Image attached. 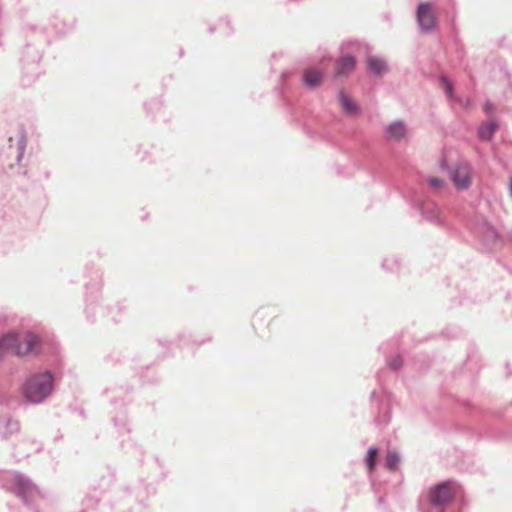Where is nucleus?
<instances>
[{
	"label": "nucleus",
	"mask_w": 512,
	"mask_h": 512,
	"mask_svg": "<svg viewBox=\"0 0 512 512\" xmlns=\"http://www.w3.org/2000/svg\"><path fill=\"white\" fill-rule=\"evenodd\" d=\"M52 384L49 373L34 375L25 383L23 393L28 401L39 403L51 393Z\"/></svg>",
	"instance_id": "1"
},
{
	"label": "nucleus",
	"mask_w": 512,
	"mask_h": 512,
	"mask_svg": "<svg viewBox=\"0 0 512 512\" xmlns=\"http://www.w3.org/2000/svg\"><path fill=\"white\" fill-rule=\"evenodd\" d=\"M14 355L29 357L37 355L41 350L40 338L30 331L15 332Z\"/></svg>",
	"instance_id": "2"
},
{
	"label": "nucleus",
	"mask_w": 512,
	"mask_h": 512,
	"mask_svg": "<svg viewBox=\"0 0 512 512\" xmlns=\"http://www.w3.org/2000/svg\"><path fill=\"white\" fill-rule=\"evenodd\" d=\"M417 22L423 31H430L436 26L434 10L429 3H421L418 6Z\"/></svg>",
	"instance_id": "3"
},
{
	"label": "nucleus",
	"mask_w": 512,
	"mask_h": 512,
	"mask_svg": "<svg viewBox=\"0 0 512 512\" xmlns=\"http://www.w3.org/2000/svg\"><path fill=\"white\" fill-rule=\"evenodd\" d=\"M451 179L457 189H466L471 184V169L467 164L459 163L451 171Z\"/></svg>",
	"instance_id": "4"
},
{
	"label": "nucleus",
	"mask_w": 512,
	"mask_h": 512,
	"mask_svg": "<svg viewBox=\"0 0 512 512\" xmlns=\"http://www.w3.org/2000/svg\"><path fill=\"white\" fill-rule=\"evenodd\" d=\"M453 498V488L452 485L448 482L439 484L435 487V489L431 492V501L434 504H445L452 500Z\"/></svg>",
	"instance_id": "5"
},
{
	"label": "nucleus",
	"mask_w": 512,
	"mask_h": 512,
	"mask_svg": "<svg viewBox=\"0 0 512 512\" xmlns=\"http://www.w3.org/2000/svg\"><path fill=\"white\" fill-rule=\"evenodd\" d=\"M324 69L309 67L303 72V82L309 88L318 87L322 83Z\"/></svg>",
	"instance_id": "6"
},
{
	"label": "nucleus",
	"mask_w": 512,
	"mask_h": 512,
	"mask_svg": "<svg viewBox=\"0 0 512 512\" xmlns=\"http://www.w3.org/2000/svg\"><path fill=\"white\" fill-rule=\"evenodd\" d=\"M356 60L352 56H344L340 58L335 65V76H346L354 71Z\"/></svg>",
	"instance_id": "7"
},
{
	"label": "nucleus",
	"mask_w": 512,
	"mask_h": 512,
	"mask_svg": "<svg viewBox=\"0 0 512 512\" xmlns=\"http://www.w3.org/2000/svg\"><path fill=\"white\" fill-rule=\"evenodd\" d=\"M15 332H9L0 336V359L8 354L14 355Z\"/></svg>",
	"instance_id": "8"
},
{
	"label": "nucleus",
	"mask_w": 512,
	"mask_h": 512,
	"mask_svg": "<svg viewBox=\"0 0 512 512\" xmlns=\"http://www.w3.org/2000/svg\"><path fill=\"white\" fill-rule=\"evenodd\" d=\"M407 132L406 126L401 121H395L385 128V133L389 139L400 140L405 137Z\"/></svg>",
	"instance_id": "9"
},
{
	"label": "nucleus",
	"mask_w": 512,
	"mask_h": 512,
	"mask_svg": "<svg viewBox=\"0 0 512 512\" xmlns=\"http://www.w3.org/2000/svg\"><path fill=\"white\" fill-rule=\"evenodd\" d=\"M339 102L342 110L350 116L357 115L359 112L358 105L344 92L339 95Z\"/></svg>",
	"instance_id": "10"
},
{
	"label": "nucleus",
	"mask_w": 512,
	"mask_h": 512,
	"mask_svg": "<svg viewBox=\"0 0 512 512\" xmlns=\"http://www.w3.org/2000/svg\"><path fill=\"white\" fill-rule=\"evenodd\" d=\"M367 64L369 69L376 74H382L386 71L385 62L375 56H369L367 58Z\"/></svg>",
	"instance_id": "11"
},
{
	"label": "nucleus",
	"mask_w": 512,
	"mask_h": 512,
	"mask_svg": "<svg viewBox=\"0 0 512 512\" xmlns=\"http://www.w3.org/2000/svg\"><path fill=\"white\" fill-rule=\"evenodd\" d=\"M497 128H498V125L494 120H491L486 124H483L479 128L480 138L484 139V140H489L492 137V135L495 133Z\"/></svg>",
	"instance_id": "12"
},
{
	"label": "nucleus",
	"mask_w": 512,
	"mask_h": 512,
	"mask_svg": "<svg viewBox=\"0 0 512 512\" xmlns=\"http://www.w3.org/2000/svg\"><path fill=\"white\" fill-rule=\"evenodd\" d=\"M386 466L389 470H395L400 462L399 455L394 451H389L386 455Z\"/></svg>",
	"instance_id": "13"
},
{
	"label": "nucleus",
	"mask_w": 512,
	"mask_h": 512,
	"mask_svg": "<svg viewBox=\"0 0 512 512\" xmlns=\"http://www.w3.org/2000/svg\"><path fill=\"white\" fill-rule=\"evenodd\" d=\"M378 450L376 448H370L367 453L366 465L369 471H373L376 464V457Z\"/></svg>",
	"instance_id": "14"
},
{
	"label": "nucleus",
	"mask_w": 512,
	"mask_h": 512,
	"mask_svg": "<svg viewBox=\"0 0 512 512\" xmlns=\"http://www.w3.org/2000/svg\"><path fill=\"white\" fill-rule=\"evenodd\" d=\"M428 184L432 187V188H436V189H439V188H442L444 186V181L440 178H437V177H431L428 179Z\"/></svg>",
	"instance_id": "15"
},
{
	"label": "nucleus",
	"mask_w": 512,
	"mask_h": 512,
	"mask_svg": "<svg viewBox=\"0 0 512 512\" xmlns=\"http://www.w3.org/2000/svg\"><path fill=\"white\" fill-rule=\"evenodd\" d=\"M441 82L448 96L453 97L452 84L444 77L441 79Z\"/></svg>",
	"instance_id": "16"
},
{
	"label": "nucleus",
	"mask_w": 512,
	"mask_h": 512,
	"mask_svg": "<svg viewBox=\"0 0 512 512\" xmlns=\"http://www.w3.org/2000/svg\"><path fill=\"white\" fill-rule=\"evenodd\" d=\"M401 365H402V359L399 356L395 357V359H393L390 363V366L393 369H398L399 367H401Z\"/></svg>",
	"instance_id": "17"
},
{
	"label": "nucleus",
	"mask_w": 512,
	"mask_h": 512,
	"mask_svg": "<svg viewBox=\"0 0 512 512\" xmlns=\"http://www.w3.org/2000/svg\"><path fill=\"white\" fill-rule=\"evenodd\" d=\"M484 109H485V111H486L487 113H489V112L492 110V106H491L490 104H486V105L484 106Z\"/></svg>",
	"instance_id": "18"
},
{
	"label": "nucleus",
	"mask_w": 512,
	"mask_h": 512,
	"mask_svg": "<svg viewBox=\"0 0 512 512\" xmlns=\"http://www.w3.org/2000/svg\"><path fill=\"white\" fill-rule=\"evenodd\" d=\"M509 190H510V194L512 196V177L510 178V182H509Z\"/></svg>",
	"instance_id": "19"
}]
</instances>
